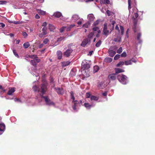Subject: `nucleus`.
<instances>
[{
  "label": "nucleus",
  "mask_w": 155,
  "mask_h": 155,
  "mask_svg": "<svg viewBox=\"0 0 155 155\" xmlns=\"http://www.w3.org/2000/svg\"><path fill=\"white\" fill-rule=\"evenodd\" d=\"M127 77L123 74H119L117 76L119 81L124 84H126L128 82Z\"/></svg>",
  "instance_id": "f257e3e1"
},
{
  "label": "nucleus",
  "mask_w": 155,
  "mask_h": 155,
  "mask_svg": "<svg viewBox=\"0 0 155 155\" xmlns=\"http://www.w3.org/2000/svg\"><path fill=\"white\" fill-rule=\"evenodd\" d=\"M90 62L87 60H84L83 61L81 65V69L84 71V70H87L90 67Z\"/></svg>",
  "instance_id": "f03ea898"
},
{
  "label": "nucleus",
  "mask_w": 155,
  "mask_h": 155,
  "mask_svg": "<svg viewBox=\"0 0 155 155\" xmlns=\"http://www.w3.org/2000/svg\"><path fill=\"white\" fill-rule=\"evenodd\" d=\"M47 90V84L45 83L42 84H41L40 88L39 89L38 91H40L41 92L42 95H43L46 92Z\"/></svg>",
  "instance_id": "7ed1b4c3"
},
{
  "label": "nucleus",
  "mask_w": 155,
  "mask_h": 155,
  "mask_svg": "<svg viewBox=\"0 0 155 155\" xmlns=\"http://www.w3.org/2000/svg\"><path fill=\"white\" fill-rule=\"evenodd\" d=\"M103 32V34L106 36H107L111 33L110 30L107 28V24H104Z\"/></svg>",
  "instance_id": "20e7f679"
},
{
  "label": "nucleus",
  "mask_w": 155,
  "mask_h": 155,
  "mask_svg": "<svg viewBox=\"0 0 155 155\" xmlns=\"http://www.w3.org/2000/svg\"><path fill=\"white\" fill-rule=\"evenodd\" d=\"M41 97L44 99L47 104L50 105L54 104V103L48 98L47 96H44L43 95H41Z\"/></svg>",
  "instance_id": "39448f33"
},
{
  "label": "nucleus",
  "mask_w": 155,
  "mask_h": 155,
  "mask_svg": "<svg viewBox=\"0 0 155 155\" xmlns=\"http://www.w3.org/2000/svg\"><path fill=\"white\" fill-rule=\"evenodd\" d=\"M56 91L59 95H62L64 93V91L63 88L58 87L54 88Z\"/></svg>",
  "instance_id": "423d86ee"
},
{
  "label": "nucleus",
  "mask_w": 155,
  "mask_h": 155,
  "mask_svg": "<svg viewBox=\"0 0 155 155\" xmlns=\"http://www.w3.org/2000/svg\"><path fill=\"white\" fill-rule=\"evenodd\" d=\"M73 51V50L71 49H68L64 53V55L66 57H68L70 56Z\"/></svg>",
  "instance_id": "0eeeda50"
},
{
  "label": "nucleus",
  "mask_w": 155,
  "mask_h": 155,
  "mask_svg": "<svg viewBox=\"0 0 155 155\" xmlns=\"http://www.w3.org/2000/svg\"><path fill=\"white\" fill-rule=\"evenodd\" d=\"M47 28L46 27H44L42 29V32L39 34V36L40 38H42L47 34Z\"/></svg>",
  "instance_id": "6e6552de"
},
{
  "label": "nucleus",
  "mask_w": 155,
  "mask_h": 155,
  "mask_svg": "<svg viewBox=\"0 0 155 155\" xmlns=\"http://www.w3.org/2000/svg\"><path fill=\"white\" fill-rule=\"evenodd\" d=\"M91 42V40L88 39L86 38L84 39L81 44V45L83 47H84L88 43L90 44Z\"/></svg>",
  "instance_id": "1a4fd4ad"
},
{
  "label": "nucleus",
  "mask_w": 155,
  "mask_h": 155,
  "mask_svg": "<svg viewBox=\"0 0 155 155\" xmlns=\"http://www.w3.org/2000/svg\"><path fill=\"white\" fill-rule=\"evenodd\" d=\"M134 25L133 27V29L134 32H137L136 26L137 22V20L135 19L134 17H133Z\"/></svg>",
  "instance_id": "9d476101"
},
{
  "label": "nucleus",
  "mask_w": 155,
  "mask_h": 155,
  "mask_svg": "<svg viewBox=\"0 0 155 155\" xmlns=\"http://www.w3.org/2000/svg\"><path fill=\"white\" fill-rule=\"evenodd\" d=\"M116 22L113 21L111 22V23H110L108 26V29H109V30H110V31L111 32L114 29V25L115 24Z\"/></svg>",
  "instance_id": "9b49d317"
},
{
  "label": "nucleus",
  "mask_w": 155,
  "mask_h": 155,
  "mask_svg": "<svg viewBox=\"0 0 155 155\" xmlns=\"http://www.w3.org/2000/svg\"><path fill=\"white\" fill-rule=\"evenodd\" d=\"M116 75L115 73L110 74L108 76V78L112 81L115 80L116 79Z\"/></svg>",
  "instance_id": "f8f14e48"
},
{
  "label": "nucleus",
  "mask_w": 155,
  "mask_h": 155,
  "mask_svg": "<svg viewBox=\"0 0 155 155\" xmlns=\"http://www.w3.org/2000/svg\"><path fill=\"white\" fill-rule=\"evenodd\" d=\"M29 57L31 58L34 59H36L37 63H39L40 61V59H38V58L37 55L34 54L31 55H29Z\"/></svg>",
  "instance_id": "ddd939ff"
},
{
  "label": "nucleus",
  "mask_w": 155,
  "mask_h": 155,
  "mask_svg": "<svg viewBox=\"0 0 155 155\" xmlns=\"http://www.w3.org/2000/svg\"><path fill=\"white\" fill-rule=\"evenodd\" d=\"M15 91V88L14 87H9V90L7 92V94L8 95H11Z\"/></svg>",
  "instance_id": "4468645a"
},
{
  "label": "nucleus",
  "mask_w": 155,
  "mask_h": 155,
  "mask_svg": "<svg viewBox=\"0 0 155 155\" xmlns=\"http://www.w3.org/2000/svg\"><path fill=\"white\" fill-rule=\"evenodd\" d=\"M108 53L110 57H113L116 54V52L115 51L109 49L108 50Z\"/></svg>",
  "instance_id": "2eb2a0df"
},
{
  "label": "nucleus",
  "mask_w": 155,
  "mask_h": 155,
  "mask_svg": "<svg viewBox=\"0 0 155 155\" xmlns=\"http://www.w3.org/2000/svg\"><path fill=\"white\" fill-rule=\"evenodd\" d=\"M94 17L93 14H90L88 15V20L90 22L93 21Z\"/></svg>",
  "instance_id": "dca6fc26"
},
{
  "label": "nucleus",
  "mask_w": 155,
  "mask_h": 155,
  "mask_svg": "<svg viewBox=\"0 0 155 155\" xmlns=\"http://www.w3.org/2000/svg\"><path fill=\"white\" fill-rule=\"evenodd\" d=\"M115 74H117L119 73L124 72V71L123 69L119 68H115Z\"/></svg>",
  "instance_id": "f3484780"
},
{
  "label": "nucleus",
  "mask_w": 155,
  "mask_h": 155,
  "mask_svg": "<svg viewBox=\"0 0 155 155\" xmlns=\"http://www.w3.org/2000/svg\"><path fill=\"white\" fill-rule=\"evenodd\" d=\"M92 30L94 31H97V33H101V31L98 27L95 26L93 27L92 28Z\"/></svg>",
  "instance_id": "a211bd4d"
},
{
  "label": "nucleus",
  "mask_w": 155,
  "mask_h": 155,
  "mask_svg": "<svg viewBox=\"0 0 155 155\" xmlns=\"http://www.w3.org/2000/svg\"><path fill=\"white\" fill-rule=\"evenodd\" d=\"M54 15L56 18H59L62 16V14L59 12H56L54 13Z\"/></svg>",
  "instance_id": "6ab92c4d"
},
{
  "label": "nucleus",
  "mask_w": 155,
  "mask_h": 155,
  "mask_svg": "<svg viewBox=\"0 0 155 155\" xmlns=\"http://www.w3.org/2000/svg\"><path fill=\"white\" fill-rule=\"evenodd\" d=\"M71 94V98L73 99V102H78V101L77 100H75V97L74 96V93L73 91H71L70 92Z\"/></svg>",
  "instance_id": "aec40b11"
},
{
  "label": "nucleus",
  "mask_w": 155,
  "mask_h": 155,
  "mask_svg": "<svg viewBox=\"0 0 155 155\" xmlns=\"http://www.w3.org/2000/svg\"><path fill=\"white\" fill-rule=\"evenodd\" d=\"M105 85L104 83L101 82L98 84V87L99 89H103L105 87Z\"/></svg>",
  "instance_id": "412c9836"
},
{
  "label": "nucleus",
  "mask_w": 155,
  "mask_h": 155,
  "mask_svg": "<svg viewBox=\"0 0 155 155\" xmlns=\"http://www.w3.org/2000/svg\"><path fill=\"white\" fill-rule=\"evenodd\" d=\"M57 54L58 55V59H61L62 57V53L60 51H58L57 52Z\"/></svg>",
  "instance_id": "4be33fe9"
},
{
  "label": "nucleus",
  "mask_w": 155,
  "mask_h": 155,
  "mask_svg": "<svg viewBox=\"0 0 155 155\" xmlns=\"http://www.w3.org/2000/svg\"><path fill=\"white\" fill-rule=\"evenodd\" d=\"M62 64L63 67H65L71 63L69 61H63L62 62Z\"/></svg>",
  "instance_id": "5701e85b"
},
{
  "label": "nucleus",
  "mask_w": 155,
  "mask_h": 155,
  "mask_svg": "<svg viewBox=\"0 0 155 155\" xmlns=\"http://www.w3.org/2000/svg\"><path fill=\"white\" fill-rule=\"evenodd\" d=\"M31 64L35 67H36L37 66L36 61V59L31 60L30 61Z\"/></svg>",
  "instance_id": "b1692460"
},
{
  "label": "nucleus",
  "mask_w": 155,
  "mask_h": 155,
  "mask_svg": "<svg viewBox=\"0 0 155 155\" xmlns=\"http://www.w3.org/2000/svg\"><path fill=\"white\" fill-rule=\"evenodd\" d=\"M49 29L50 31H53L55 29V26L51 24H49Z\"/></svg>",
  "instance_id": "393cba45"
},
{
  "label": "nucleus",
  "mask_w": 155,
  "mask_h": 155,
  "mask_svg": "<svg viewBox=\"0 0 155 155\" xmlns=\"http://www.w3.org/2000/svg\"><path fill=\"white\" fill-rule=\"evenodd\" d=\"M5 128V125L4 124H0V131H3Z\"/></svg>",
  "instance_id": "a878e982"
},
{
  "label": "nucleus",
  "mask_w": 155,
  "mask_h": 155,
  "mask_svg": "<svg viewBox=\"0 0 155 155\" xmlns=\"http://www.w3.org/2000/svg\"><path fill=\"white\" fill-rule=\"evenodd\" d=\"M90 98L91 101H97L98 100L99 97L95 96L92 95L91 96Z\"/></svg>",
  "instance_id": "bb28decb"
},
{
  "label": "nucleus",
  "mask_w": 155,
  "mask_h": 155,
  "mask_svg": "<svg viewBox=\"0 0 155 155\" xmlns=\"http://www.w3.org/2000/svg\"><path fill=\"white\" fill-rule=\"evenodd\" d=\"M141 36V34L140 33H138L137 36V39L139 41V43H141L142 40H140V38Z\"/></svg>",
  "instance_id": "cd10ccee"
},
{
  "label": "nucleus",
  "mask_w": 155,
  "mask_h": 155,
  "mask_svg": "<svg viewBox=\"0 0 155 155\" xmlns=\"http://www.w3.org/2000/svg\"><path fill=\"white\" fill-rule=\"evenodd\" d=\"M30 45L29 42H27L24 43L23 45V46L25 48H28Z\"/></svg>",
  "instance_id": "c85d7f7f"
},
{
  "label": "nucleus",
  "mask_w": 155,
  "mask_h": 155,
  "mask_svg": "<svg viewBox=\"0 0 155 155\" xmlns=\"http://www.w3.org/2000/svg\"><path fill=\"white\" fill-rule=\"evenodd\" d=\"M38 12L39 14L42 15H44L46 14V12L45 11H44L41 10H38Z\"/></svg>",
  "instance_id": "c756f323"
},
{
  "label": "nucleus",
  "mask_w": 155,
  "mask_h": 155,
  "mask_svg": "<svg viewBox=\"0 0 155 155\" xmlns=\"http://www.w3.org/2000/svg\"><path fill=\"white\" fill-rule=\"evenodd\" d=\"M99 68V67L97 66H95L94 67L93 72L94 73L97 72L98 71Z\"/></svg>",
  "instance_id": "7c9ffc66"
},
{
  "label": "nucleus",
  "mask_w": 155,
  "mask_h": 155,
  "mask_svg": "<svg viewBox=\"0 0 155 155\" xmlns=\"http://www.w3.org/2000/svg\"><path fill=\"white\" fill-rule=\"evenodd\" d=\"M112 61V58H106L104 59V61L106 62H111Z\"/></svg>",
  "instance_id": "2f4dec72"
},
{
  "label": "nucleus",
  "mask_w": 155,
  "mask_h": 155,
  "mask_svg": "<svg viewBox=\"0 0 155 155\" xmlns=\"http://www.w3.org/2000/svg\"><path fill=\"white\" fill-rule=\"evenodd\" d=\"M90 25H91L90 23V22H87L85 24L83 25V27L87 28L88 27V26Z\"/></svg>",
  "instance_id": "473e14b6"
},
{
  "label": "nucleus",
  "mask_w": 155,
  "mask_h": 155,
  "mask_svg": "<svg viewBox=\"0 0 155 155\" xmlns=\"http://www.w3.org/2000/svg\"><path fill=\"white\" fill-rule=\"evenodd\" d=\"M125 64V62L123 61H120L116 65L117 67H119L120 66L123 65Z\"/></svg>",
  "instance_id": "72a5a7b5"
},
{
  "label": "nucleus",
  "mask_w": 155,
  "mask_h": 155,
  "mask_svg": "<svg viewBox=\"0 0 155 155\" xmlns=\"http://www.w3.org/2000/svg\"><path fill=\"white\" fill-rule=\"evenodd\" d=\"M102 43V41L101 40H99V41L96 43L95 45V46L97 47H99L100 46L101 44Z\"/></svg>",
  "instance_id": "f704fd0d"
},
{
  "label": "nucleus",
  "mask_w": 155,
  "mask_h": 155,
  "mask_svg": "<svg viewBox=\"0 0 155 155\" xmlns=\"http://www.w3.org/2000/svg\"><path fill=\"white\" fill-rule=\"evenodd\" d=\"M94 33L93 32H90L88 35V38H89V40H91V39L93 37L94 35Z\"/></svg>",
  "instance_id": "c9c22d12"
},
{
  "label": "nucleus",
  "mask_w": 155,
  "mask_h": 155,
  "mask_svg": "<svg viewBox=\"0 0 155 155\" xmlns=\"http://www.w3.org/2000/svg\"><path fill=\"white\" fill-rule=\"evenodd\" d=\"M73 19L74 20H77L79 18L78 15H74L72 17Z\"/></svg>",
  "instance_id": "e433bc0d"
},
{
  "label": "nucleus",
  "mask_w": 155,
  "mask_h": 155,
  "mask_svg": "<svg viewBox=\"0 0 155 155\" xmlns=\"http://www.w3.org/2000/svg\"><path fill=\"white\" fill-rule=\"evenodd\" d=\"M125 65H126L131 64V61L130 60H129L125 61Z\"/></svg>",
  "instance_id": "4c0bfd02"
},
{
  "label": "nucleus",
  "mask_w": 155,
  "mask_h": 155,
  "mask_svg": "<svg viewBox=\"0 0 155 155\" xmlns=\"http://www.w3.org/2000/svg\"><path fill=\"white\" fill-rule=\"evenodd\" d=\"M84 106L87 108L90 109L91 107L92 106V105H90L88 103H85L84 104Z\"/></svg>",
  "instance_id": "58836bf2"
},
{
  "label": "nucleus",
  "mask_w": 155,
  "mask_h": 155,
  "mask_svg": "<svg viewBox=\"0 0 155 155\" xmlns=\"http://www.w3.org/2000/svg\"><path fill=\"white\" fill-rule=\"evenodd\" d=\"M108 16H110L112 15V14H114L113 12H111L109 10H107L106 12Z\"/></svg>",
  "instance_id": "ea45409f"
},
{
  "label": "nucleus",
  "mask_w": 155,
  "mask_h": 155,
  "mask_svg": "<svg viewBox=\"0 0 155 155\" xmlns=\"http://www.w3.org/2000/svg\"><path fill=\"white\" fill-rule=\"evenodd\" d=\"M120 28L121 31V35H122L124 34V28L123 27V26H122V25H120Z\"/></svg>",
  "instance_id": "a19ab883"
},
{
  "label": "nucleus",
  "mask_w": 155,
  "mask_h": 155,
  "mask_svg": "<svg viewBox=\"0 0 155 155\" xmlns=\"http://www.w3.org/2000/svg\"><path fill=\"white\" fill-rule=\"evenodd\" d=\"M32 89L33 91H37L39 90L38 87L36 85L34 86Z\"/></svg>",
  "instance_id": "79ce46f5"
},
{
  "label": "nucleus",
  "mask_w": 155,
  "mask_h": 155,
  "mask_svg": "<svg viewBox=\"0 0 155 155\" xmlns=\"http://www.w3.org/2000/svg\"><path fill=\"white\" fill-rule=\"evenodd\" d=\"M100 21L99 20H97L96 21H95L93 24V25L96 26L99 23Z\"/></svg>",
  "instance_id": "37998d69"
},
{
  "label": "nucleus",
  "mask_w": 155,
  "mask_h": 155,
  "mask_svg": "<svg viewBox=\"0 0 155 155\" xmlns=\"http://www.w3.org/2000/svg\"><path fill=\"white\" fill-rule=\"evenodd\" d=\"M79 102H74L73 106H72V108L74 110H76V105L77 104H79Z\"/></svg>",
  "instance_id": "c03bdc74"
},
{
  "label": "nucleus",
  "mask_w": 155,
  "mask_h": 155,
  "mask_svg": "<svg viewBox=\"0 0 155 155\" xmlns=\"http://www.w3.org/2000/svg\"><path fill=\"white\" fill-rule=\"evenodd\" d=\"M49 40L47 38H45L43 41V43L45 44H46L49 42Z\"/></svg>",
  "instance_id": "a18cd8bd"
},
{
  "label": "nucleus",
  "mask_w": 155,
  "mask_h": 155,
  "mask_svg": "<svg viewBox=\"0 0 155 155\" xmlns=\"http://www.w3.org/2000/svg\"><path fill=\"white\" fill-rule=\"evenodd\" d=\"M128 8L129 10H130L131 8V0H128Z\"/></svg>",
  "instance_id": "49530a36"
},
{
  "label": "nucleus",
  "mask_w": 155,
  "mask_h": 155,
  "mask_svg": "<svg viewBox=\"0 0 155 155\" xmlns=\"http://www.w3.org/2000/svg\"><path fill=\"white\" fill-rule=\"evenodd\" d=\"M13 53L16 57H17L18 58H19V55L17 53L16 51L15 50H13Z\"/></svg>",
  "instance_id": "de8ad7c7"
},
{
  "label": "nucleus",
  "mask_w": 155,
  "mask_h": 155,
  "mask_svg": "<svg viewBox=\"0 0 155 155\" xmlns=\"http://www.w3.org/2000/svg\"><path fill=\"white\" fill-rule=\"evenodd\" d=\"M122 48L121 47H120L117 51V53L119 54L120 53L122 52Z\"/></svg>",
  "instance_id": "09e8293b"
},
{
  "label": "nucleus",
  "mask_w": 155,
  "mask_h": 155,
  "mask_svg": "<svg viewBox=\"0 0 155 155\" xmlns=\"http://www.w3.org/2000/svg\"><path fill=\"white\" fill-rule=\"evenodd\" d=\"M120 55L119 54H117L114 57V60H117L120 57Z\"/></svg>",
  "instance_id": "8fccbe9b"
},
{
  "label": "nucleus",
  "mask_w": 155,
  "mask_h": 155,
  "mask_svg": "<svg viewBox=\"0 0 155 155\" xmlns=\"http://www.w3.org/2000/svg\"><path fill=\"white\" fill-rule=\"evenodd\" d=\"M22 34L24 38H26L28 36L27 34L25 32H23L22 33Z\"/></svg>",
  "instance_id": "3c124183"
},
{
  "label": "nucleus",
  "mask_w": 155,
  "mask_h": 155,
  "mask_svg": "<svg viewBox=\"0 0 155 155\" xmlns=\"http://www.w3.org/2000/svg\"><path fill=\"white\" fill-rule=\"evenodd\" d=\"M91 94L89 92H87L86 93V97L87 98H89L91 96Z\"/></svg>",
  "instance_id": "603ef678"
},
{
  "label": "nucleus",
  "mask_w": 155,
  "mask_h": 155,
  "mask_svg": "<svg viewBox=\"0 0 155 155\" xmlns=\"http://www.w3.org/2000/svg\"><path fill=\"white\" fill-rule=\"evenodd\" d=\"M127 56L126 53L125 52H124L121 55V56L122 57H126Z\"/></svg>",
  "instance_id": "864d4df0"
},
{
  "label": "nucleus",
  "mask_w": 155,
  "mask_h": 155,
  "mask_svg": "<svg viewBox=\"0 0 155 155\" xmlns=\"http://www.w3.org/2000/svg\"><path fill=\"white\" fill-rule=\"evenodd\" d=\"M65 28L66 27H63L61 28L60 29V31L61 33L63 32L64 31V28Z\"/></svg>",
  "instance_id": "5fc2aeb1"
},
{
  "label": "nucleus",
  "mask_w": 155,
  "mask_h": 155,
  "mask_svg": "<svg viewBox=\"0 0 155 155\" xmlns=\"http://www.w3.org/2000/svg\"><path fill=\"white\" fill-rule=\"evenodd\" d=\"M104 1L106 4H109L110 3V1L109 0H104Z\"/></svg>",
  "instance_id": "6e6d98bb"
},
{
  "label": "nucleus",
  "mask_w": 155,
  "mask_h": 155,
  "mask_svg": "<svg viewBox=\"0 0 155 155\" xmlns=\"http://www.w3.org/2000/svg\"><path fill=\"white\" fill-rule=\"evenodd\" d=\"M5 26V24L3 23H0V27L4 28Z\"/></svg>",
  "instance_id": "4d7b16f0"
},
{
  "label": "nucleus",
  "mask_w": 155,
  "mask_h": 155,
  "mask_svg": "<svg viewBox=\"0 0 155 155\" xmlns=\"http://www.w3.org/2000/svg\"><path fill=\"white\" fill-rule=\"evenodd\" d=\"M11 23H13L15 24H18L20 23V22L19 21H14L13 22H11Z\"/></svg>",
  "instance_id": "13d9d810"
},
{
  "label": "nucleus",
  "mask_w": 155,
  "mask_h": 155,
  "mask_svg": "<svg viewBox=\"0 0 155 155\" xmlns=\"http://www.w3.org/2000/svg\"><path fill=\"white\" fill-rule=\"evenodd\" d=\"M47 23L46 22H45L43 23L42 26H44V27H45L47 26Z\"/></svg>",
  "instance_id": "bf43d9fd"
},
{
  "label": "nucleus",
  "mask_w": 155,
  "mask_h": 155,
  "mask_svg": "<svg viewBox=\"0 0 155 155\" xmlns=\"http://www.w3.org/2000/svg\"><path fill=\"white\" fill-rule=\"evenodd\" d=\"M134 15L135 17V18H137L139 16V15L138 13H135L134 14Z\"/></svg>",
  "instance_id": "052dcab7"
},
{
  "label": "nucleus",
  "mask_w": 155,
  "mask_h": 155,
  "mask_svg": "<svg viewBox=\"0 0 155 155\" xmlns=\"http://www.w3.org/2000/svg\"><path fill=\"white\" fill-rule=\"evenodd\" d=\"M14 100L15 102H21V101L18 98H15Z\"/></svg>",
  "instance_id": "680f3d73"
},
{
  "label": "nucleus",
  "mask_w": 155,
  "mask_h": 155,
  "mask_svg": "<svg viewBox=\"0 0 155 155\" xmlns=\"http://www.w3.org/2000/svg\"><path fill=\"white\" fill-rule=\"evenodd\" d=\"M115 29L118 31L120 32V30L119 29V27H118V25H116V26L115 27Z\"/></svg>",
  "instance_id": "e2e57ef3"
},
{
  "label": "nucleus",
  "mask_w": 155,
  "mask_h": 155,
  "mask_svg": "<svg viewBox=\"0 0 155 155\" xmlns=\"http://www.w3.org/2000/svg\"><path fill=\"white\" fill-rule=\"evenodd\" d=\"M6 2L3 1H0V4H5L6 3Z\"/></svg>",
  "instance_id": "0e129e2a"
},
{
  "label": "nucleus",
  "mask_w": 155,
  "mask_h": 155,
  "mask_svg": "<svg viewBox=\"0 0 155 155\" xmlns=\"http://www.w3.org/2000/svg\"><path fill=\"white\" fill-rule=\"evenodd\" d=\"M107 94V92H105L102 93V95L104 96H106Z\"/></svg>",
  "instance_id": "69168bd1"
},
{
  "label": "nucleus",
  "mask_w": 155,
  "mask_h": 155,
  "mask_svg": "<svg viewBox=\"0 0 155 155\" xmlns=\"http://www.w3.org/2000/svg\"><path fill=\"white\" fill-rule=\"evenodd\" d=\"M64 38L63 37H60V38H58V41H61L63 39H64Z\"/></svg>",
  "instance_id": "338daca9"
},
{
  "label": "nucleus",
  "mask_w": 155,
  "mask_h": 155,
  "mask_svg": "<svg viewBox=\"0 0 155 155\" xmlns=\"http://www.w3.org/2000/svg\"><path fill=\"white\" fill-rule=\"evenodd\" d=\"M35 18L36 19H39L40 18V17L38 14L35 15Z\"/></svg>",
  "instance_id": "774afa93"
}]
</instances>
